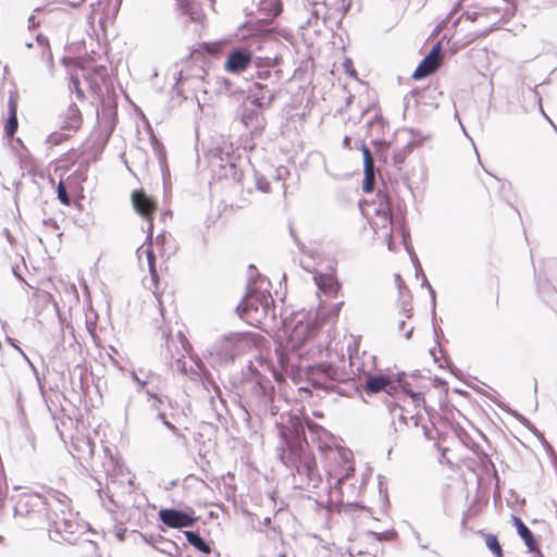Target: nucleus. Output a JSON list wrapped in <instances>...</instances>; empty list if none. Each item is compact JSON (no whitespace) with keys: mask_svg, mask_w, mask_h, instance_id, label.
Instances as JSON below:
<instances>
[{"mask_svg":"<svg viewBox=\"0 0 557 557\" xmlns=\"http://www.w3.org/2000/svg\"><path fill=\"white\" fill-rule=\"evenodd\" d=\"M317 424L311 420H302L293 417L288 425L280 426L278 458L286 466L294 476V482L299 488L318 487L321 476L313 453L309 448L306 438V428L313 431Z\"/></svg>","mask_w":557,"mask_h":557,"instance_id":"obj_1","label":"nucleus"},{"mask_svg":"<svg viewBox=\"0 0 557 557\" xmlns=\"http://www.w3.org/2000/svg\"><path fill=\"white\" fill-rule=\"evenodd\" d=\"M270 283L265 277L249 278L247 292L240 304L236 307L239 318L251 325L261 324L269 315L275 317L274 299L263 284Z\"/></svg>","mask_w":557,"mask_h":557,"instance_id":"obj_2","label":"nucleus"},{"mask_svg":"<svg viewBox=\"0 0 557 557\" xmlns=\"http://www.w3.org/2000/svg\"><path fill=\"white\" fill-rule=\"evenodd\" d=\"M59 492L50 491L47 496L38 493L23 492L14 500V517L28 529L45 527L49 520V512L53 507L54 497L59 496Z\"/></svg>","mask_w":557,"mask_h":557,"instance_id":"obj_3","label":"nucleus"},{"mask_svg":"<svg viewBox=\"0 0 557 557\" xmlns=\"http://www.w3.org/2000/svg\"><path fill=\"white\" fill-rule=\"evenodd\" d=\"M338 364L334 362H320L308 367V382L313 388L322 391H334L341 382L350 380L355 374V358L349 354V362L346 364L344 355L338 358Z\"/></svg>","mask_w":557,"mask_h":557,"instance_id":"obj_4","label":"nucleus"},{"mask_svg":"<svg viewBox=\"0 0 557 557\" xmlns=\"http://www.w3.org/2000/svg\"><path fill=\"white\" fill-rule=\"evenodd\" d=\"M55 507L49 512V520L45 523L49 539L55 543H70L76 541V533L79 529L78 523L69 510V497L60 493L54 497Z\"/></svg>","mask_w":557,"mask_h":557,"instance_id":"obj_5","label":"nucleus"},{"mask_svg":"<svg viewBox=\"0 0 557 557\" xmlns=\"http://www.w3.org/2000/svg\"><path fill=\"white\" fill-rule=\"evenodd\" d=\"M253 345L248 332H233L219 337L208 348V361L212 367L231 364L235 359L249 350Z\"/></svg>","mask_w":557,"mask_h":557,"instance_id":"obj_6","label":"nucleus"},{"mask_svg":"<svg viewBox=\"0 0 557 557\" xmlns=\"http://www.w3.org/2000/svg\"><path fill=\"white\" fill-rule=\"evenodd\" d=\"M265 91L255 92L252 99L240 109V121L251 132L262 131L265 120L262 114L264 108H269L275 99V91L268 85Z\"/></svg>","mask_w":557,"mask_h":557,"instance_id":"obj_7","label":"nucleus"},{"mask_svg":"<svg viewBox=\"0 0 557 557\" xmlns=\"http://www.w3.org/2000/svg\"><path fill=\"white\" fill-rule=\"evenodd\" d=\"M354 375H363V389L368 395L384 392L389 396H393L399 389V385H403V377H406L405 372H398L395 379L383 373L372 374L363 369V364L356 361Z\"/></svg>","mask_w":557,"mask_h":557,"instance_id":"obj_8","label":"nucleus"},{"mask_svg":"<svg viewBox=\"0 0 557 557\" xmlns=\"http://www.w3.org/2000/svg\"><path fill=\"white\" fill-rule=\"evenodd\" d=\"M312 330L308 324L298 322L289 334L287 347L280 346L275 349L277 361L283 371L287 372L288 368H294V359L298 357L295 350L305 344Z\"/></svg>","mask_w":557,"mask_h":557,"instance_id":"obj_9","label":"nucleus"},{"mask_svg":"<svg viewBox=\"0 0 557 557\" xmlns=\"http://www.w3.org/2000/svg\"><path fill=\"white\" fill-rule=\"evenodd\" d=\"M282 58L278 55L274 57H265L260 58L256 57L255 66L256 71V79L255 86L259 90L258 92L265 91L268 85L270 89H273L275 92L277 90V85L282 79V70L277 69L278 63Z\"/></svg>","mask_w":557,"mask_h":557,"instance_id":"obj_10","label":"nucleus"},{"mask_svg":"<svg viewBox=\"0 0 557 557\" xmlns=\"http://www.w3.org/2000/svg\"><path fill=\"white\" fill-rule=\"evenodd\" d=\"M108 482L103 490L101 483L98 482L99 488H97L99 497L103 500L104 497L109 500L111 507H107L109 511L123 506V497L125 494L132 493L134 488L133 479L128 478L126 482L124 480H117L112 475L107 478Z\"/></svg>","mask_w":557,"mask_h":557,"instance_id":"obj_11","label":"nucleus"},{"mask_svg":"<svg viewBox=\"0 0 557 557\" xmlns=\"http://www.w3.org/2000/svg\"><path fill=\"white\" fill-rule=\"evenodd\" d=\"M158 518L171 529L190 528L198 521V517L191 507L185 509L162 508L158 511Z\"/></svg>","mask_w":557,"mask_h":557,"instance_id":"obj_12","label":"nucleus"},{"mask_svg":"<svg viewBox=\"0 0 557 557\" xmlns=\"http://www.w3.org/2000/svg\"><path fill=\"white\" fill-rule=\"evenodd\" d=\"M248 371L253 381L251 386V396L257 403L267 405L274 393V386L270 379L262 375L252 362L248 366Z\"/></svg>","mask_w":557,"mask_h":557,"instance_id":"obj_13","label":"nucleus"},{"mask_svg":"<svg viewBox=\"0 0 557 557\" xmlns=\"http://www.w3.org/2000/svg\"><path fill=\"white\" fill-rule=\"evenodd\" d=\"M256 57L245 47H235L230 50L225 60L224 67L227 72L237 74L246 71L253 62Z\"/></svg>","mask_w":557,"mask_h":557,"instance_id":"obj_14","label":"nucleus"},{"mask_svg":"<svg viewBox=\"0 0 557 557\" xmlns=\"http://www.w3.org/2000/svg\"><path fill=\"white\" fill-rule=\"evenodd\" d=\"M132 202L136 212L148 220L147 240L151 242L153 233L152 214L157 208V203L143 190L133 191Z\"/></svg>","mask_w":557,"mask_h":557,"instance_id":"obj_15","label":"nucleus"},{"mask_svg":"<svg viewBox=\"0 0 557 557\" xmlns=\"http://www.w3.org/2000/svg\"><path fill=\"white\" fill-rule=\"evenodd\" d=\"M544 273V278H542V273L539 274L537 280V289L544 295H555V287L549 283V280L557 281V258H548L544 260L542 270Z\"/></svg>","mask_w":557,"mask_h":557,"instance_id":"obj_16","label":"nucleus"},{"mask_svg":"<svg viewBox=\"0 0 557 557\" xmlns=\"http://www.w3.org/2000/svg\"><path fill=\"white\" fill-rule=\"evenodd\" d=\"M361 151L363 157V182H362V189L364 193H370L373 190L374 187V181H375V163L374 159L372 157L371 150L369 147L362 143L361 144Z\"/></svg>","mask_w":557,"mask_h":557,"instance_id":"obj_17","label":"nucleus"},{"mask_svg":"<svg viewBox=\"0 0 557 557\" xmlns=\"http://www.w3.org/2000/svg\"><path fill=\"white\" fill-rule=\"evenodd\" d=\"M82 124V114L76 103L69 104L66 111L61 115V128L63 131L76 132Z\"/></svg>","mask_w":557,"mask_h":557,"instance_id":"obj_18","label":"nucleus"},{"mask_svg":"<svg viewBox=\"0 0 557 557\" xmlns=\"http://www.w3.org/2000/svg\"><path fill=\"white\" fill-rule=\"evenodd\" d=\"M71 386L74 392L79 391L86 395L88 389L89 374L86 368L81 366L74 367L70 371Z\"/></svg>","mask_w":557,"mask_h":557,"instance_id":"obj_19","label":"nucleus"},{"mask_svg":"<svg viewBox=\"0 0 557 557\" xmlns=\"http://www.w3.org/2000/svg\"><path fill=\"white\" fill-rule=\"evenodd\" d=\"M512 522H513V525L516 527L518 535L523 541L528 550H534L536 548V540H535L533 532L517 516H512Z\"/></svg>","mask_w":557,"mask_h":557,"instance_id":"obj_20","label":"nucleus"},{"mask_svg":"<svg viewBox=\"0 0 557 557\" xmlns=\"http://www.w3.org/2000/svg\"><path fill=\"white\" fill-rule=\"evenodd\" d=\"M151 544L156 550H158L162 554H165L169 557H180L181 556V549H180L178 545L169 539L159 536L158 539H153Z\"/></svg>","mask_w":557,"mask_h":557,"instance_id":"obj_21","label":"nucleus"},{"mask_svg":"<svg viewBox=\"0 0 557 557\" xmlns=\"http://www.w3.org/2000/svg\"><path fill=\"white\" fill-rule=\"evenodd\" d=\"M184 535H185L188 544L191 545L195 549H197L201 553H205V554L211 553L210 544L206 541L205 537H202L200 535L199 532L193 531V530H187V531H184Z\"/></svg>","mask_w":557,"mask_h":557,"instance_id":"obj_22","label":"nucleus"},{"mask_svg":"<svg viewBox=\"0 0 557 557\" xmlns=\"http://www.w3.org/2000/svg\"><path fill=\"white\" fill-rule=\"evenodd\" d=\"M409 132L412 135V139L409 140L401 149L393 151V161L395 165H400L418 145V141L416 140L418 132L412 128H410Z\"/></svg>","mask_w":557,"mask_h":557,"instance_id":"obj_23","label":"nucleus"},{"mask_svg":"<svg viewBox=\"0 0 557 557\" xmlns=\"http://www.w3.org/2000/svg\"><path fill=\"white\" fill-rule=\"evenodd\" d=\"M259 11L264 12L267 15L276 16L282 12L281 0H252Z\"/></svg>","mask_w":557,"mask_h":557,"instance_id":"obj_24","label":"nucleus"},{"mask_svg":"<svg viewBox=\"0 0 557 557\" xmlns=\"http://www.w3.org/2000/svg\"><path fill=\"white\" fill-rule=\"evenodd\" d=\"M326 5L323 1H314L311 3L310 16L307 18L306 26L311 27L318 25L319 20L325 14Z\"/></svg>","mask_w":557,"mask_h":557,"instance_id":"obj_25","label":"nucleus"},{"mask_svg":"<svg viewBox=\"0 0 557 557\" xmlns=\"http://www.w3.org/2000/svg\"><path fill=\"white\" fill-rule=\"evenodd\" d=\"M437 69L438 64L431 63L423 58L422 61L418 64L417 69L414 70L412 78L417 81L425 78L435 73Z\"/></svg>","mask_w":557,"mask_h":557,"instance_id":"obj_26","label":"nucleus"},{"mask_svg":"<svg viewBox=\"0 0 557 557\" xmlns=\"http://www.w3.org/2000/svg\"><path fill=\"white\" fill-rule=\"evenodd\" d=\"M151 146H152V150L160 163L163 180H165V173L169 171L166 162H165V150H164L163 145L157 139V137L153 134L151 135Z\"/></svg>","mask_w":557,"mask_h":557,"instance_id":"obj_27","label":"nucleus"},{"mask_svg":"<svg viewBox=\"0 0 557 557\" xmlns=\"http://www.w3.org/2000/svg\"><path fill=\"white\" fill-rule=\"evenodd\" d=\"M314 282L320 290L327 294L336 293L338 289L337 283L332 276L315 275Z\"/></svg>","mask_w":557,"mask_h":557,"instance_id":"obj_28","label":"nucleus"},{"mask_svg":"<svg viewBox=\"0 0 557 557\" xmlns=\"http://www.w3.org/2000/svg\"><path fill=\"white\" fill-rule=\"evenodd\" d=\"M403 385H399V388L404 391L412 400V404L416 407H420L425 404L424 396L420 392H414L410 388V384L406 381V377L401 380Z\"/></svg>","mask_w":557,"mask_h":557,"instance_id":"obj_29","label":"nucleus"},{"mask_svg":"<svg viewBox=\"0 0 557 557\" xmlns=\"http://www.w3.org/2000/svg\"><path fill=\"white\" fill-rule=\"evenodd\" d=\"M98 116L101 114L102 117H107L110 121H113L116 116V104L113 100H102L100 109L97 110Z\"/></svg>","mask_w":557,"mask_h":557,"instance_id":"obj_30","label":"nucleus"},{"mask_svg":"<svg viewBox=\"0 0 557 557\" xmlns=\"http://www.w3.org/2000/svg\"><path fill=\"white\" fill-rule=\"evenodd\" d=\"M202 384L209 393H211V392L214 393V395L211 396V399H214V396H216L222 403H224L223 397H222V391H221L220 386L218 385V383L213 380V377L210 374H205ZM213 403H214V400H212V404Z\"/></svg>","mask_w":557,"mask_h":557,"instance_id":"obj_31","label":"nucleus"},{"mask_svg":"<svg viewBox=\"0 0 557 557\" xmlns=\"http://www.w3.org/2000/svg\"><path fill=\"white\" fill-rule=\"evenodd\" d=\"M484 540L486 547L495 557H503V548L496 535L486 533L484 534Z\"/></svg>","mask_w":557,"mask_h":557,"instance_id":"obj_32","label":"nucleus"},{"mask_svg":"<svg viewBox=\"0 0 557 557\" xmlns=\"http://www.w3.org/2000/svg\"><path fill=\"white\" fill-rule=\"evenodd\" d=\"M433 94H437L436 87H428L425 89L419 90L413 89L410 91V96L416 98V102L423 101L426 98H434ZM441 95V92H438Z\"/></svg>","mask_w":557,"mask_h":557,"instance_id":"obj_33","label":"nucleus"},{"mask_svg":"<svg viewBox=\"0 0 557 557\" xmlns=\"http://www.w3.org/2000/svg\"><path fill=\"white\" fill-rule=\"evenodd\" d=\"M17 127H18L17 115H14V113L9 114L8 119L5 120L4 127H3L5 136L13 137V135L17 131Z\"/></svg>","mask_w":557,"mask_h":557,"instance_id":"obj_34","label":"nucleus"},{"mask_svg":"<svg viewBox=\"0 0 557 557\" xmlns=\"http://www.w3.org/2000/svg\"><path fill=\"white\" fill-rule=\"evenodd\" d=\"M442 54H443L442 46L440 42H436L435 45H433V47L428 52V54L424 57V59L431 63L440 65Z\"/></svg>","mask_w":557,"mask_h":557,"instance_id":"obj_35","label":"nucleus"},{"mask_svg":"<svg viewBox=\"0 0 557 557\" xmlns=\"http://www.w3.org/2000/svg\"><path fill=\"white\" fill-rule=\"evenodd\" d=\"M70 136V134H65L63 132H53L50 135H48L46 144L49 145L50 147L58 146L63 141L67 140Z\"/></svg>","mask_w":557,"mask_h":557,"instance_id":"obj_36","label":"nucleus"},{"mask_svg":"<svg viewBox=\"0 0 557 557\" xmlns=\"http://www.w3.org/2000/svg\"><path fill=\"white\" fill-rule=\"evenodd\" d=\"M57 195L58 199L62 205L70 206L71 205V196L66 190V186L64 185L63 181H60L57 187Z\"/></svg>","mask_w":557,"mask_h":557,"instance_id":"obj_37","label":"nucleus"},{"mask_svg":"<svg viewBox=\"0 0 557 557\" xmlns=\"http://www.w3.org/2000/svg\"><path fill=\"white\" fill-rule=\"evenodd\" d=\"M147 395L151 398L152 403L150 406H151V409L157 411V414L160 411H164L165 401L160 396L150 392L149 389L147 391Z\"/></svg>","mask_w":557,"mask_h":557,"instance_id":"obj_38","label":"nucleus"},{"mask_svg":"<svg viewBox=\"0 0 557 557\" xmlns=\"http://www.w3.org/2000/svg\"><path fill=\"white\" fill-rule=\"evenodd\" d=\"M69 89L71 92H75L77 99L84 98V91L81 88V82L77 76L71 75L70 83H69Z\"/></svg>","mask_w":557,"mask_h":557,"instance_id":"obj_39","label":"nucleus"},{"mask_svg":"<svg viewBox=\"0 0 557 557\" xmlns=\"http://www.w3.org/2000/svg\"><path fill=\"white\" fill-rule=\"evenodd\" d=\"M94 447L95 444L89 438H83L77 445L79 451L87 454L88 457H92Z\"/></svg>","mask_w":557,"mask_h":557,"instance_id":"obj_40","label":"nucleus"},{"mask_svg":"<svg viewBox=\"0 0 557 557\" xmlns=\"http://www.w3.org/2000/svg\"><path fill=\"white\" fill-rule=\"evenodd\" d=\"M146 256H147V261H148V265H149V272H150L152 278H156L158 276V274H157V270H156V256L153 253L152 248L146 249Z\"/></svg>","mask_w":557,"mask_h":557,"instance_id":"obj_41","label":"nucleus"},{"mask_svg":"<svg viewBox=\"0 0 557 557\" xmlns=\"http://www.w3.org/2000/svg\"><path fill=\"white\" fill-rule=\"evenodd\" d=\"M178 5L184 11V13L190 15V18L193 21H198L199 20V14L194 11V8L191 7V4L187 0H178Z\"/></svg>","mask_w":557,"mask_h":557,"instance_id":"obj_42","label":"nucleus"},{"mask_svg":"<svg viewBox=\"0 0 557 557\" xmlns=\"http://www.w3.org/2000/svg\"><path fill=\"white\" fill-rule=\"evenodd\" d=\"M255 180H256V187H257L258 190H260L262 193H269L270 191V183H269V181L264 176L256 173L255 174Z\"/></svg>","mask_w":557,"mask_h":557,"instance_id":"obj_43","label":"nucleus"},{"mask_svg":"<svg viewBox=\"0 0 557 557\" xmlns=\"http://www.w3.org/2000/svg\"><path fill=\"white\" fill-rule=\"evenodd\" d=\"M391 416L396 417L406 423V417L403 414V408L397 403H391L387 405Z\"/></svg>","mask_w":557,"mask_h":557,"instance_id":"obj_44","label":"nucleus"},{"mask_svg":"<svg viewBox=\"0 0 557 557\" xmlns=\"http://www.w3.org/2000/svg\"><path fill=\"white\" fill-rule=\"evenodd\" d=\"M89 169V162L83 161L78 164L77 169L75 170L74 174L75 176L81 181L87 180V172Z\"/></svg>","mask_w":557,"mask_h":557,"instance_id":"obj_45","label":"nucleus"},{"mask_svg":"<svg viewBox=\"0 0 557 557\" xmlns=\"http://www.w3.org/2000/svg\"><path fill=\"white\" fill-rule=\"evenodd\" d=\"M41 59L47 62L49 67H53V54L50 47L41 48Z\"/></svg>","mask_w":557,"mask_h":557,"instance_id":"obj_46","label":"nucleus"},{"mask_svg":"<svg viewBox=\"0 0 557 557\" xmlns=\"http://www.w3.org/2000/svg\"><path fill=\"white\" fill-rule=\"evenodd\" d=\"M344 475L337 479L336 484H342L346 479L355 473V467L351 463L345 462Z\"/></svg>","mask_w":557,"mask_h":557,"instance_id":"obj_47","label":"nucleus"},{"mask_svg":"<svg viewBox=\"0 0 557 557\" xmlns=\"http://www.w3.org/2000/svg\"><path fill=\"white\" fill-rule=\"evenodd\" d=\"M157 418L162 421V423L173 433H176V426L168 419L165 411H160L157 414Z\"/></svg>","mask_w":557,"mask_h":557,"instance_id":"obj_48","label":"nucleus"},{"mask_svg":"<svg viewBox=\"0 0 557 557\" xmlns=\"http://www.w3.org/2000/svg\"><path fill=\"white\" fill-rule=\"evenodd\" d=\"M401 238L403 244L408 252H410V249H412V245L410 242V234L409 231L406 227H401Z\"/></svg>","mask_w":557,"mask_h":557,"instance_id":"obj_49","label":"nucleus"},{"mask_svg":"<svg viewBox=\"0 0 557 557\" xmlns=\"http://www.w3.org/2000/svg\"><path fill=\"white\" fill-rule=\"evenodd\" d=\"M422 285L423 286H426L429 292H430V295H431V301H432V308H433V311L435 310V306H436V300H435V290L433 289V287L431 286V284L429 283L428 278L425 275H423V281H422Z\"/></svg>","mask_w":557,"mask_h":557,"instance_id":"obj_50","label":"nucleus"},{"mask_svg":"<svg viewBox=\"0 0 557 557\" xmlns=\"http://www.w3.org/2000/svg\"><path fill=\"white\" fill-rule=\"evenodd\" d=\"M36 41L40 48L50 47L49 39L42 34L36 36Z\"/></svg>","mask_w":557,"mask_h":557,"instance_id":"obj_51","label":"nucleus"},{"mask_svg":"<svg viewBox=\"0 0 557 557\" xmlns=\"http://www.w3.org/2000/svg\"><path fill=\"white\" fill-rule=\"evenodd\" d=\"M8 115L13 114L17 115V104L16 101L11 97L8 102Z\"/></svg>","mask_w":557,"mask_h":557,"instance_id":"obj_52","label":"nucleus"},{"mask_svg":"<svg viewBox=\"0 0 557 557\" xmlns=\"http://www.w3.org/2000/svg\"><path fill=\"white\" fill-rule=\"evenodd\" d=\"M410 255V258H411V261L416 268V273L418 274L419 271H421V265H420V262H419V259L417 257V255L414 253L413 251V248L410 249V252H408Z\"/></svg>","mask_w":557,"mask_h":557,"instance_id":"obj_53","label":"nucleus"},{"mask_svg":"<svg viewBox=\"0 0 557 557\" xmlns=\"http://www.w3.org/2000/svg\"><path fill=\"white\" fill-rule=\"evenodd\" d=\"M219 90L220 91H231V82L226 78H221L219 82Z\"/></svg>","mask_w":557,"mask_h":557,"instance_id":"obj_54","label":"nucleus"},{"mask_svg":"<svg viewBox=\"0 0 557 557\" xmlns=\"http://www.w3.org/2000/svg\"><path fill=\"white\" fill-rule=\"evenodd\" d=\"M221 161H223V159H222V158H221ZM220 166H221V168L230 166V169H231V170H235L236 164H235V159H234V157H232V156H227V159H226L225 163L221 162Z\"/></svg>","mask_w":557,"mask_h":557,"instance_id":"obj_55","label":"nucleus"},{"mask_svg":"<svg viewBox=\"0 0 557 557\" xmlns=\"http://www.w3.org/2000/svg\"><path fill=\"white\" fill-rule=\"evenodd\" d=\"M275 172H276V174H275L274 178L276 181L284 180L285 175H287L289 173L288 170L286 168H283V166L278 168Z\"/></svg>","mask_w":557,"mask_h":557,"instance_id":"obj_56","label":"nucleus"},{"mask_svg":"<svg viewBox=\"0 0 557 557\" xmlns=\"http://www.w3.org/2000/svg\"><path fill=\"white\" fill-rule=\"evenodd\" d=\"M368 126L370 128H373V127H376V126L383 127L384 126L383 119L382 117H374L373 120L368 122Z\"/></svg>","mask_w":557,"mask_h":557,"instance_id":"obj_57","label":"nucleus"},{"mask_svg":"<svg viewBox=\"0 0 557 557\" xmlns=\"http://www.w3.org/2000/svg\"><path fill=\"white\" fill-rule=\"evenodd\" d=\"M401 309L405 312V317L406 318H410L411 317L412 308L409 307V304L406 300L403 301Z\"/></svg>","mask_w":557,"mask_h":557,"instance_id":"obj_58","label":"nucleus"},{"mask_svg":"<svg viewBox=\"0 0 557 557\" xmlns=\"http://www.w3.org/2000/svg\"><path fill=\"white\" fill-rule=\"evenodd\" d=\"M38 26H39V22L36 21V17L34 15H30L28 17V28L29 29H35Z\"/></svg>","mask_w":557,"mask_h":557,"instance_id":"obj_59","label":"nucleus"},{"mask_svg":"<svg viewBox=\"0 0 557 557\" xmlns=\"http://www.w3.org/2000/svg\"><path fill=\"white\" fill-rule=\"evenodd\" d=\"M446 363L450 373L454 374L455 376H458L460 371L449 360H446Z\"/></svg>","mask_w":557,"mask_h":557,"instance_id":"obj_60","label":"nucleus"},{"mask_svg":"<svg viewBox=\"0 0 557 557\" xmlns=\"http://www.w3.org/2000/svg\"><path fill=\"white\" fill-rule=\"evenodd\" d=\"M44 224L48 225V226H51L54 230H59V225H58L57 221L53 220V219L44 220Z\"/></svg>","mask_w":557,"mask_h":557,"instance_id":"obj_61","label":"nucleus"},{"mask_svg":"<svg viewBox=\"0 0 557 557\" xmlns=\"http://www.w3.org/2000/svg\"><path fill=\"white\" fill-rule=\"evenodd\" d=\"M371 533L373 535H375L379 541H384V540H389L391 539V536H389V534L387 532H383V533L371 532Z\"/></svg>","mask_w":557,"mask_h":557,"instance_id":"obj_62","label":"nucleus"},{"mask_svg":"<svg viewBox=\"0 0 557 557\" xmlns=\"http://www.w3.org/2000/svg\"><path fill=\"white\" fill-rule=\"evenodd\" d=\"M3 234H4L5 238L8 239V242H9L11 245H14V243H15V238L12 236L11 232H10L8 228H4V230H3Z\"/></svg>","mask_w":557,"mask_h":557,"instance_id":"obj_63","label":"nucleus"},{"mask_svg":"<svg viewBox=\"0 0 557 557\" xmlns=\"http://www.w3.org/2000/svg\"><path fill=\"white\" fill-rule=\"evenodd\" d=\"M95 72L101 76L107 75V67L104 65H99L95 69Z\"/></svg>","mask_w":557,"mask_h":557,"instance_id":"obj_64","label":"nucleus"}]
</instances>
